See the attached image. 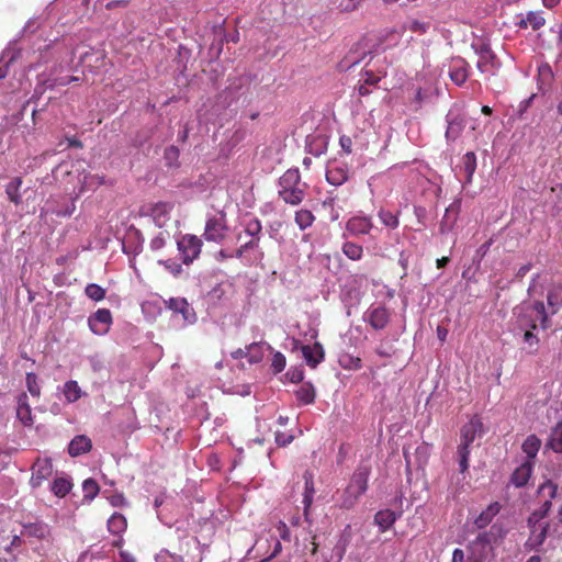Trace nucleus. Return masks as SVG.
I'll use <instances>...</instances> for the list:
<instances>
[{"label":"nucleus","mask_w":562,"mask_h":562,"mask_svg":"<svg viewBox=\"0 0 562 562\" xmlns=\"http://www.w3.org/2000/svg\"><path fill=\"white\" fill-rule=\"evenodd\" d=\"M513 315L516 319L518 328H535L540 327L547 330L551 326L549 313L546 310L542 301H524L513 310Z\"/></svg>","instance_id":"f257e3e1"},{"label":"nucleus","mask_w":562,"mask_h":562,"mask_svg":"<svg viewBox=\"0 0 562 562\" xmlns=\"http://www.w3.org/2000/svg\"><path fill=\"white\" fill-rule=\"evenodd\" d=\"M279 196L290 205H299L305 198L306 184L297 169L286 170L279 180Z\"/></svg>","instance_id":"f03ea898"},{"label":"nucleus","mask_w":562,"mask_h":562,"mask_svg":"<svg viewBox=\"0 0 562 562\" xmlns=\"http://www.w3.org/2000/svg\"><path fill=\"white\" fill-rule=\"evenodd\" d=\"M202 240L195 236L187 234L178 240V250L181 254L184 265L192 263L201 254Z\"/></svg>","instance_id":"7ed1b4c3"},{"label":"nucleus","mask_w":562,"mask_h":562,"mask_svg":"<svg viewBox=\"0 0 562 562\" xmlns=\"http://www.w3.org/2000/svg\"><path fill=\"white\" fill-rule=\"evenodd\" d=\"M228 231L226 215L220 213L206 220L203 237L207 241L221 243Z\"/></svg>","instance_id":"20e7f679"},{"label":"nucleus","mask_w":562,"mask_h":562,"mask_svg":"<svg viewBox=\"0 0 562 562\" xmlns=\"http://www.w3.org/2000/svg\"><path fill=\"white\" fill-rule=\"evenodd\" d=\"M90 329L95 335H104L109 331L112 324V314L108 308H99L89 318Z\"/></svg>","instance_id":"39448f33"},{"label":"nucleus","mask_w":562,"mask_h":562,"mask_svg":"<svg viewBox=\"0 0 562 562\" xmlns=\"http://www.w3.org/2000/svg\"><path fill=\"white\" fill-rule=\"evenodd\" d=\"M53 474V463L48 458H38L32 467V477L30 483L32 487H38Z\"/></svg>","instance_id":"423d86ee"},{"label":"nucleus","mask_w":562,"mask_h":562,"mask_svg":"<svg viewBox=\"0 0 562 562\" xmlns=\"http://www.w3.org/2000/svg\"><path fill=\"white\" fill-rule=\"evenodd\" d=\"M549 527V522H542V525H533V527H528L530 535L524 544L525 549L528 551H539L540 547L547 539Z\"/></svg>","instance_id":"0eeeda50"},{"label":"nucleus","mask_w":562,"mask_h":562,"mask_svg":"<svg viewBox=\"0 0 562 562\" xmlns=\"http://www.w3.org/2000/svg\"><path fill=\"white\" fill-rule=\"evenodd\" d=\"M373 228V222L370 216L357 215L350 217L346 223L347 232L352 236L369 234Z\"/></svg>","instance_id":"6e6552de"},{"label":"nucleus","mask_w":562,"mask_h":562,"mask_svg":"<svg viewBox=\"0 0 562 562\" xmlns=\"http://www.w3.org/2000/svg\"><path fill=\"white\" fill-rule=\"evenodd\" d=\"M483 431V423L479 416H474L469 423L462 426L460 432V442L472 445L477 435Z\"/></svg>","instance_id":"1a4fd4ad"},{"label":"nucleus","mask_w":562,"mask_h":562,"mask_svg":"<svg viewBox=\"0 0 562 562\" xmlns=\"http://www.w3.org/2000/svg\"><path fill=\"white\" fill-rule=\"evenodd\" d=\"M173 209V204L169 202H157L150 207V216L154 223L162 228L167 226L170 221V213Z\"/></svg>","instance_id":"9d476101"},{"label":"nucleus","mask_w":562,"mask_h":562,"mask_svg":"<svg viewBox=\"0 0 562 562\" xmlns=\"http://www.w3.org/2000/svg\"><path fill=\"white\" fill-rule=\"evenodd\" d=\"M303 358L311 368H316L325 358V351L321 342L316 341L312 346L304 345L301 348Z\"/></svg>","instance_id":"9b49d317"},{"label":"nucleus","mask_w":562,"mask_h":562,"mask_svg":"<svg viewBox=\"0 0 562 562\" xmlns=\"http://www.w3.org/2000/svg\"><path fill=\"white\" fill-rule=\"evenodd\" d=\"M533 461L526 460L510 475V483L515 487H524L527 485L533 471Z\"/></svg>","instance_id":"f8f14e48"},{"label":"nucleus","mask_w":562,"mask_h":562,"mask_svg":"<svg viewBox=\"0 0 562 562\" xmlns=\"http://www.w3.org/2000/svg\"><path fill=\"white\" fill-rule=\"evenodd\" d=\"M367 322L376 330L383 329L390 322V312L384 306L370 310L366 315Z\"/></svg>","instance_id":"ddd939ff"},{"label":"nucleus","mask_w":562,"mask_h":562,"mask_svg":"<svg viewBox=\"0 0 562 562\" xmlns=\"http://www.w3.org/2000/svg\"><path fill=\"white\" fill-rule=\"evenodd\" d=\"M370 475V467L368 465H359L348 484L351 488H355L358 493L364 494L368 490V479Z\"/></svg>","instance_id":"4468645a"},{"label":"nucleus","mask_w":562,"mask_h":562,"mask_svg":"<svg viewBox=\"0 0 562 562\" xmlns=\"http://www.w3.org/2000/svg\"><path fill=\"white\" fill-rule=\"evenodd\" d=\"M304 479V494H303V504H304V516L307 519L310 508L313 504L314 495H315V486H314V475L311 471L306 470L303 474Z\"/></svg>","instance_id":"2eb2a0df"},{"label":"nucleus","mask_w":562,"mask_h":562,"mask_svg":"<svg viewBox=\"0 0 562 562\" xmlns=\"http://www.w3.org/2000/svg\"><path fill=\"white\" fill-rule=\"evenodd\" d=\"M549 316L555 315L562 307V284H553L547 293Z\"/></svg>","instance_id":"dca6fc26"},{"label":"nucleus","mask_w":562,"mask_h":562,"mask_svg":"<svg viewBox=\"0 0 562 562\" xmlns=\"http://www.w3.org/2000/svg\"><path fill=\"white\" fill-rule=\"evenodd\" d=\"M348 168L345 165H330L326 171V180L333 186H341L348 180Z\"/></svg>","instance_id":"f3484780"},{"label":"nucleus","mask_w":562,"mask_h":562,"mask_svg":"<svg viewBox=\"0 0 562 562\" xmlns=\"http://www.w3.org/2000/svg\"><path fill=\"white\" fill-rule=\"evenodd\" d=\"M21 535L23 537L42 540L49 535V529L48 526L42 521L29 522L23 525Z\"/></svg>","instance_id":"a211bd4d"},{"label":"nucleus","mask_w":562,"mask_h":562,"mask_svg":"<svg viewBox=\"0 0 562 562\" xmlns=\"http://www.w3.org/2000/svg\"><path fill=\"white\" fill-rule=\"evenodd\" d=\"M92 449L91 439L85 435L76 436L68 446V452L71 457H78Z\"/></svg>","instance_id":"6ab92c4d"},{"label":"nucleus","mask_w":562,"mask_h":562,"mask_svg":"<svg viewBox=\"0 0 562 562\" xmlns=\"http://www.w3.org/2000/svg\"><path fill=\"white\" fill-rule=\"evenodd\" d=\"M166 306L175 313H180L184 321H191L194 316L188 301L183 297H171L166 301Z\"/></svg>","instance_id":"aec40b11"},{"label":"nucleus","mask_w":562,"mask_h":562,"mask_svg":"<svg viewBox=\"0 0 562 562\" xmlns=\"http://www.w3.org/2000/svg\"><path fill=\"white\" fill-rule=\"evenodd\" d=\"M398 516L400 515L394 510L382 509L374 515V524L379 527L381 532H384L394 525Z\"/></svg>","instance_id":"412c9836"},{"label":"nucleus","mask_w":562,"mask_h":562,"mask_svg":"<svg viewBox=\"0 0 562 562\" xmlns=\"http://www.w3.org/2000/svg\"><path fill=\"white\" fill-rule=\"evenodd\" d=\"M546 448L555 453H562V422L551 428Z\"/></svg>","instance_id":"4be33fe9"},{"label":"nucleus","mask_w":562,"mask_h":562,"mask_svg":"<svg viewBox=\"0 0 562 562\" xmlns=\"http://www.w3.org/2000/svg\"><path fill=\"white\" fill-rule=\"evenodd\" d=\"M63 394L67 403L71 404L77 402L83 396V392L75 380H69L63 385Z\"/></svg>","instance_id":"5701e85b"},{"label":"nucleus","mask_w":562,"mask_h":562,"mask_svg":"<svg viewBox=\"0 0 562 562\" xmlns=\"http://www.w3.org/2000/svg\"><path fill=\"white\" fill-rule=\"evenodd\" d=\"M386 76L385 60L382 61V66L376 69L366 68L362 72V80L366 85L376 86L380 80Z\"/></svg>","instance_id":"b1692460"},{"label":"nucleus","mask_w":562,"mask_h":562,"mask_svg":"<svg viewBox=\"0 0 562 562\" xmlns=\"http://www.w3.org/2000/svg\"><path fill=\"white\" fill-rule=\"evenodd\" d=\"M22 183H23L22 178L15 177L5 186V193L8 195V199L10 200V202H12L15 205H19L22 202V194H21Z\"/></svg>","instance_id":"393cba45"},{"label":"nucleus","mask_w":562,"mask_h":562,"mask_svg":"<svg viewBox=\"0 0 562 562\" xmlns=\"http://www.w3.org/2000/svg\"><path fill=\"white\" fill-rule=\"evenodd\" d=\"M476 169V156L473 151H468L462 158V168L461 170L464 173V184H470L472 182L473 175Z\"/></svg>","instance_id":"a878e982"},{"label":"nucleus","mask_w":562,"mask_h":562,"mask_svg":"<svg viewBox=\"0 0 562 562\" xmlns=\"http://www.w3.org/2000/svg\"><path fill=\"white\" fill-rule=\"evenodd\" d=\"M541 448V440L536 435H529L522 442L521 449L527 460L533 461Z\"/></svg>","instance_id":"bb28decb"},{"label":"nucleus","mask_w":562,"mask_h":562,"mask_svg":"<svg viewBox=\"0 0 562 562\" xmlns=\"http://www.w3.org/2000/svg\"><path fill=\"white\" fill-rule=\"evenodd\" d=\"M552 503H550V501H544L538 509L533 510L529 515L527 526L533 527V525H542L541 520L549 515Z\"/></svg>","instance_id":"cd10ccee"},{"label":"nucleus","mask_w":562,"mask_h":562,"mask_svg":"<svg viewBox=\"0 0 562 562\" xmlns=\"http://www.w3.org/2000/svg\"><path fill=\"white\" fill-rule=\"evenodd\" d=\"M378 217L380 222L390 229H395L400 225V212L393 213L390 210L384 207H380L378 211Z\"/></svg>","instance_id":"c85d7f7f"},{"label":"nucleus","mask_w":562,"mask_h":562,"mask_svg":"<svg viewBox=\"0 0 562 562\" xmlns=\"http://www.w3.org/2000/svg\"><path fill=\"white\" fill-rule=\"evenodd\" d=\"M499 504L498 503H493L491 504L485 510H483L479 517L475 519L474 524L475 526L479 528V529H482L484 527H486L491 521L492 519L494 518V516L497 515V513L499 512Z\"/></svg>","instance_id":"c756f323"},{"label":"nucleus","mask_w":562,"mask_h":562,"mask_svg":"<svg viewBox=\"0 0 562 562\" xmlns=\"http://www.w3.org/2000/svg\"><path fill=\"white\" fill-rule=\"evenodd\" d=\"M361 495V493H358L355 488L347 485L340 495L339 506L345 509H350L358 503Z\"/></svg>","instance_id":"7c9ffc66"},{"label":"nucleus","mask_w":562,"mask_h":562,"mask_svg":"<svg viewBox=\"0 0 562 562\" xmlns=\"http://www.w3.org/2000/svg\"><path fill=\"white\" fill-rule=\"evenodd\" d=\"M126 527V518L120 513H114L108 520V529L112 535H122Z\"/></svg>","instance_id":"2f4dec72"},{"label":"nucleus","mask_w":562,"mask_h":562,"mask_svg":"<svg viewBox=\"0 0 562 562\" xmlns=\"http://www.w3.org/2000/svg\"><path fill=\"white\" fill-rule=\"evenodd\" d=\"M296 398L302 404H312L315 401V389L311 383H303L295 392Z\"/></svg>","instance_id":"473e14b6"},{"label":"nucleus","mask_w":562,"mask_h":562,"mask_svg":"<svg viewBox=\"0 0 562 562\" xmlns=\"http://www.w3.org/2000/svg\"><path fill=\"white\" fill-rule=\"evenodd\" d=\"M294 221L300 229L304 231L313 225L315 216L312 211L301 209L295 212Z\"/></svg>","instance_id":"72a5a7b5"},{"label":"nucleus","mask_w":562,"mask_h":562,"mask_svg":"<svg viewBox=\"0 0 562 562\" xmlns=\"http://www.w3.org/2000/svg\"><path fill=\"white\" fill-rule=\"evenodd\" d=\"M524 331L522 340L529 347L528 353L536 355L539 347V338L533 333L535 328H519Z\"/></svg>","instance_id":"f704fd0d"},{"label":"nucleus","mask_w":562,"mask_h":562,"mask_svg":"<svg viewBox=\"0 0 562 562\" xmlns=\"http://www.w3.org/2000/svg\"><path fill=\"white\" fill-rule=\"evenodd\" d=\"M71 482L66 477H57L52 484V492L57 497H65L71 490Z\"/></svg>","instance_id":"c9c22d12"},{"label":"nucleus","mask_w":562,"mask_h":562,"mask_svg":"<svg viewBox=\"0 0 562 562\" xmlns=\"http://www.w3.org/2000/svg\"><path fill=\"white\" fill-rule=\"evenodd\" d=\"M464 127L463 121L459 117H453L448 121L446 137L450 140H456Z\"/></svg>","instance_id":"e433bc0d"},{"label":"nucleus","mask_w":562,"mask_h":562,"mask_svg":"<svg viewBox=\"0 0 562 562\" xmlns=\"http://www.w3.org/2000/svg\"><path fill=\"white\" fill-rule=\"evenodd\" d=\"M104 177L99 175L87 173L83 176L81 181V190H95L100 186L104 184Z\"/></svg>","instance_id":"4c0bfd02"},{"label":"nucleus","mask_w":562,"mask_h":562,"mask_svg":"<svg viewBox=\"0 0 562 562\" xmlns=\"http://www.w3.org/2000/svg\"><path fill=\"white\" fill-rule=\"evenodd\" d=\"M557 493L558 485L553 483L551 480H546L538 487V494L544 497V501H550V503H552V499L557 496Z\"/></svg>","instance_id":"58836bf2"},{"label":"nucleus","mask_w":562,"mask_h":562,"mask_svg":"<svg viewBox=\"0 0 562 562\" xmlns=\"http://www.w3.org/2000/svg\"><path fill=\"white\" fill-rule=\"evenodd\" d=\"M344 255L351 260H359L362 257L363 248L353 241H346L342 245Z\"/></svg>","instance_id":"ea45409f"},{"label":"nucleus","mask_w":562,"mask_h":562,"mask_svg":"<svg viewBox=\"0 0 562 562\" xmlns=\"http://www.w3.org/2000/svg\"><path fill=\"white\" fill-rule=\"evenodd\" d=\"M83 498L92 501L100 492L98 482L93 479H87L82 483Z\"/></svg>","instance_id":"a19ab883"},{"label":"nucleus","mask_w":562,"mask_h":562,"mask_svg":"<svg viewBox=\"0 0 562 562\" xmlns=\"http://www.w3.org/2000/svg\"><path fill=\"white\" fill-rule=\"evenodd\" d=\"M105 293V289L95 283H89L85 289V294L94 302L104 300Z\"/></svg>","instance_id":"79ce46f5"},{"label":"nucleus","mask_w":562,"mask_h":562,"mask_svg":"<svg viewBox=\"0 0 562 562\" xmlns=\"http://www.w3.org/2000/svg\"><path fill=\"white\" fill-rule=\"evenodd\" d=\"M25 383H26V387H27V391L30 392V394L35 398H40L41 397V386L38 383L37 375L33 372L26 373Z\"/></svg>","instance_id":"37998d69"},{"label":"nucleus","mask_w":562,"mask_h":562,"mask_svg":"<svg viewBox=\"0 0 562 562\" xmlns=\"http://www.w3.org/2000/svg\"><path fill=\"white\" fill-rule=\"evenodd\" d=\"M15 412L23 426L31 427L34 424L31 406L15 407Z\"/></svg>","instance_id":"c03bdc74"},{"label":"nucleus","mask_w":562,"mask_h":562,"mask_svg":"<svg viewBox=\"0 0 562 562\" xmlns=\"http://www.w3.org/2000/svg\"><path fill=\"white\" fill-rule=\"evenodd\" d=\"M450 78L456 85L461 86L468 79V72L463 66L453 67L450 71Z\"/></svg>","instance_id":"a18cd8bd"},{"label":"nucleus","mask_w":562,"mask_h":562,"mask_svg":"<svg viewBox=\"0 0 562 562\" xmlns=\"http://www.w3.org/2000/svg\"><path fill=\"white\" fill-rule=\"evenodd\" d=\"M158 263L164 266L176 278L182 273V266L173 259L159 260Z\"/></svg>","instance_id":"49530a36"},{"label":"nucleus","mask_w":562,"mask_h":562,"mask_svg":"<svg viewBox=\"0 0 562 562\" xmlns=\"http://www.w3.org/2000/svg\"><path fill=\"white\" fill-rule=\"evenodd\" d=\"M286 364V360L283 353L280 351H277L273 353L272 360H271V367L273 369L274 373H280L284 370Z\"/></svg>","instance_id":"de8ad7c7"},{"label":"nucleus","mask_w":562,"mask_h":562,"mask_svg":"<svg viewBox=\"0 0 562 562\" xmlns=\"http://www.w3.org/2000/svg\"><path fill=\"white\" fill-rule=\"evenodd\" d=\"M261 232V223L258 218H250L245 226V233L251 237H258Z\"/></svg>","instance_id":"09e8293b"},{"label":"nucleus","mask_w":562,"mask_h":562,"mask_svg":"<svg viewBox=\"0 0 562 562\" xmlns=\"http://www.w3.org/2000/svg\"><path fill=\"white\" fill-rule=\"evenodd\" d=\"M168 238H169V233L160 232L157 236H155L150 240V248L153 250H159V249L164 248Z\"/></svg>","instance_id":"8fccbe9b"},{"label":"nucleus","mask_w":562,"mask_h":562,"mask_svg":"<svg viewBox=\"0 0 562 562\" xmlns=\"http://www.w3.org/2000/svg\"><path fill=\"white\" fill-rule=\"evenodd\" d=\"M527 18H528V22H529V25L532 27V30L537 31L539 30L540 27H542L544 25V19L536 13V12H529L527 14Z\"/></svg>","instance_id":"3c124183"},{"label":"nucleus","mask_w":562,"mask_h":562,"mask_svg":"<svg viewBox=\"0 0 562 562\" xmlns=\"http://www.w3.org/2000/svg\"><path fill=\"white\" fill-rule=\"evenodd\" d=\"M408 29L412 32L424 34L429 29V24L418 21V20H413V21H411Z\"/></svg>","instance_id":"603ef678"},{"label":"nucleus","mask_w":562,"mask_h":562,"mask_svg":"<svg viewBox=\"0 0 562 562\" xmlns=\"http://www.w3.org/2000/svg\"><path fill=\"white\" fill-rule=\"evenodd\" d=\"M179 157V149L176 146H170L165 150V159L168 161V165H173V161H177Z\"/></svg>","instance_id":"864d4df0"},{"label":"nucleus","mask_w":562,"mask_h":562,"mask_svg":"<svg viewBox=\"0 0 562 562\" xmlns=\"http://www.w3.org/2000/svg\"><path fill=\"white\" fill-rule=\"evenodd\" d=\"M293 439H294L293 435H288V434H284L281 431H276V442L280 447H284V446L291 443Z\"/></svg>","instance_id":"5fc2aeb1"},{"label":"nucleus","mask_w":562,"mask_h":562,"mask_svg":"<svg viewBox=\"0 0 562 562\" xmlns=\"http://www.w3.org/2000/svg\"><path fill=\"white\" fill-rule=\"evenodd\" d=\"M109 502L114 507H122L126 504V499L122 493H115L109 497Z\"/></svg>","instance_id":"6e6d98bb"},{"label":"nucleus","mask_w":562,"mask_h":562,"mask_svg":"<svg viewBox=\"0 0 562 562\" xmlns=\"http://www.w3.org/2000/svg\"><path fill=\"white\" fill-rule=\"evenodd\" d=\"M339 144H340L341 149L346 154H351V151H352V139L349 136H347V135L340 136Z\"/></svg>","instance_id":"4d7b16f0"},{"label":"nucleus","mask_w":562,"mask_h":562,"mask_svg":"<svg viewBox=\"0 0 562 562\" xmlns=\"http://www.w3.org/2000/svg\"><path fill=\"white\" fill-rule=\"evenodd\" d=\"M361 1L362 0H347L346 2H341L340 7L342 11L351 12L358 9Z\"/></svg>","instance_id":"13d9d810"},{"label":"nucleus","mask_w":562,"mask_h":562,"mask_svg":"<svg viewBox=\"0 0 562 562\" xmlns=\"http://www.w3.org/2000/svg\"><path fill=\"white\" fill-rule=\"evenodd\" d=\"M358 63V60H350V58L347 56L338 64V68L341 71H347Z\"/></svg>","instance_id":"bf43d9fd"},{"label":"nucleus","mask_w":562,"mask_h":562,"mask_svg":"<svg viewBox=\"0 0 562 562\" xmlns=\"http://www.w3.org/2000/svg\"><path fill=\"white\" fill-rule=\"evenodd\" d=\"M12 61H13V57H11L7 61H4L3 58L0 59V79H3L7 77Z\"/></svg>","instance_id":"052dcab7"},{"label":"nucleus","mask_w":562,"mask_h":562,"mask_svg":"<svg viewBox=\"0 0 562 562\" xmlns=\"http://www.w3.org/2000/svg\"><path fill=\"white\" fill-rule=\"evenodd\" d=\"M31 406L29 403V396L25 392H22L16 397V407Z\"/></svg>","instance_id":"680f3d73"},{"label":"nucleus","mask_w":562,"mask_h":562,"mask_svg":"<svg viewBox=\"0 0 562 562\" xmlns=\"http://www.w3.org/2000/svg\"><path fill=\"white\" fill-rule=\"evenodd\" d=\"M457 460H458V464L460 468V472L461 473L467 472L469 469V458H467L465 456H461V457H457Z\"/></svg>","instance_id":"e2e57ef3"},{"label":"nucleus","mask_w":562,"mask_h":562,"mask_svg":"<svg viewBox=\"0 0 562 562\" xmlns=\"http://www.w3.org/2000/svg\"><path fill=\"white\" fill-rule=\"evenodd\" d=\"M470 446L471 445H464V443L460 442L458 446V450H457V457L465 456L467 458H469Z\"/></svg>","instance_id":"0e129e2a"},{"label":"nucleus","mask_w":562,"mask_h":562,"mask_svg":"<svg viewBox=\"0 0 562 562\" xmlns=\"http://www.w3.org/2000/svg\"><path fill=\"white\" fill-rule=\"evenodd\" d=\"M452 562H464V553L461 549H454L452 553Z\"/></svg>","instance_id":"69168bd1"},{"label":"nucleus","mask_w":562,"mask_h":562,"mask_svg":"<svg viewBox=\"0 0 562 562\" xmlns=\"http://www.w3.org/2000/svg\"><path fill=\"white\" fill-rule=\"evenodd\" d=\"M259 245V237H252L249 241L244 244V249L249 250L257 248Z\"/></svg>","instance_id":"338daca9"},{"label":"nucleus","mask_w":562,"mask_h":562,"mask_svg":"<svg viewBox=\"0 0 562 562\" xmlns=\"http://www.w3.org/2000/svg\"><path fill=\"white\" fill-rule=\"evenodd\" d=\"M533 98H535V94H532L528 99H526V100L520 102V104H519V112L520 113L525 112L530 106L531 101L533 100Z\"/></svg>","instance_id":"774afa93"}]
</instances>
